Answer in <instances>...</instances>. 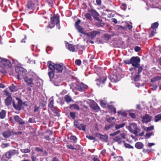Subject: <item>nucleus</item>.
I'll return each mask as SVG.
<instances>
[{
  "label": "nucleus",
  "instance_id": "obj_1",
  "mask_svg": "<svg viewBox=\"0 0 161 161\" xmlns=\"http://www.w3.org/2000/svg\"><path fill=\"white\" fill-rule=\"evenodd\" d=\"M49 68L48 75L50 80L53 79L55 73L62 72L64 67L58 64H54L51 61H48L47 63Z\"/></svg>",
  "mask_w": 161,
  "mask_h": 161
},
{
  "label": "nucleus",
  "instance_id": "obj_2",
  "mask_svg": "<svg viewBox=\"0 0 161 161\" xmlns=\"http://www.w3.org/2000/svg\"><path fill=\"white\" fill-rule=\"evenodd\" d=\"M130 61L131 64L134 67L131 68L129 69L131 72V74L133 75L134 72L136 71L137 69L138 73H140L142 71L143 68L140 65V58L138 57H132L130 58Z\"/></svg>",
  "mask_w": 161,
  "mask_h": 161
},
{
  "label": "nucleus",
  "instance_id": "obj_3",
  "mask_svg": "<svg viewBox=\"0 0 161 161\" xmlns=\"http://www.w3.org/2000/svg\"><path fill=\"white\" fill-rule=\"evenodd\" d=\"M15 71L17 73V78L19 80H21L25 76L26 73V69L19 66H17L15 67Z\"/></svg>",
  "mask_w": 161,
  "mask_h": 161
},
{
  "label": "nucleus",
  "instance_id": "obj_4",
  "mask_svg": "<svg viewBox=\"0 0 161 161\" xmlns=\"http://www.w3.org/2000/svg\"><path fill=\"white\" fill-rule=\"evenodd\" d=\"M126 127L130 132L135 135L137 133L138 130H139L136 124L134 123L130 124V125L127 126Z\"/></svg>",
  "mask_w": 161,
  "mask_h": 161
},
{
  "label": "nucleus",
  "instance_id": "obj_5",
  "mask_svg": "<svg viewBox=\"0 0 161 161\" xmlns=\"http://www.w3.org/2000/svg\"><path fill=\"white\" fill-rule=\"evenodd\" d=\"M59 22V18L55 15L51 18L50 24H49L48 27L51 28H52L55 26V24H58Z\"/></svg>",
  "mask_w": 161,
  "mask_h": 161
},
{
  "label": "nucleus",
  "instance_id": "obj_6",
  "mask_svg": "<svg viewBox=\"0 0 161 161\" xmlns=\"http://www.w3.org/2000/svg\"><path fill=\"white\" fill-rule=\"evenodd\" d=\"M34 79L33 76L32 77L31 74L27 75L24 79L25 82L31 87H34V86L32 85Z\"/></svg>",
  "mask_w": 161,
  "mask_h": 161
},
{
  "label": "nucleus",
  "instance_id": "obj_7",
  "mask_svg": "<svg viewBox=\"0 0 161 161\" xmlns=\"http://www.w3.org/2000/svg\"><path fill=\"white\" fill-rule=\"evenodd\" d=\"M18 100V104L16 105L15 103L14 100L13 101V105L14 107L18 110H20L21 109V107L22 105V101L21 99L17 98Z\"/></svg>",
  "mask_w": 161,
  "mask_h": 161
},
{
  "label": "nucleus",
  "instance_id": "obj_8",
  "mask_svg": "<svg viewBox=\"0 0 161 161\" xmlns=\"http://www.w3.org/2000/svg\"><path fill=\"white\" fill-rule=\"evenodd\" d=\"M18 153V151L16 150H11L9 151L6 154V156L8 159L11 158L12 156Z\"/></svg>",
  "mask_w": 161,
  "mask_h": 161
},
{
  "label": "nucleus",
  "instance_id": "obj_9",
  "mask_svg": "<svg viewBox=\"0 0 161 161\" xmlns=\"http://www.w3.org/2000/svg\"><path fill=\"white\" fill-rule=\"evenodd\" d=\"M80 21V20L78 19L76 22L75 24V26L79 32L83 34L84 33L83 29L79 25Z\"/></svg>",
  "mask_w": 161,
  "mask_h": 161
},
{
  "label": "nucleus",
  "instance_id": "obj_10",
  "mask_svg": "<svg viewBox=\"0 0 161 161\" xmlns=\"http://www.w3.org/2000/svg\"><path fill=\"white\" fill-rule=\"evenodd\" d=\"M77 88L80 91H84L87 89V86L81 83L77 86Z\"/></svg>",
  "mask_w": 161,
  "mask_h": 161
},
{
  "label": "nucleus",
  "instance_id": "obj_11",
  "mask_svg": "<svg viewBox=\"0 0 161 161\" xmlns=\"http://www.w3.org/2000/svg\"><path fill=\"white\" fill-rule=\"evenodd\" d=\"M109 78L110 81L112 82H116L119 80L118 75L116 74H113L111 75L110 76Z\"/></svg>",
  "mask_w": 161,
  "mask_h": 161
},
{
  "label": "nucleus",
  "instance_id": "obj_12",
  "mask_svg": "<svg viewBox=\"0 0 161 161\" xmlns=\"http://www.w3.org/2000/svg\"><path fill=\"white\" fill-rule=\"evenodd\" d=\"M152 119V117L148 114H145L142 118V122L143 123H146L150 122Z\"/></svg>",
  "mask_w": 161,
  "mask_h": 161
},
{
  "label": "nucleus",
  "instance_id": "obj_13",
  "mask_svg": "<svg viewBox=\"0 0 161 161\" xmlns=\"http://www.w3.org/2000/svg\"><path fill=\"white\" fill-rule=\"evenodd\" d=\"M14 119L15 121L19 123L20 125H22L25 124V121L23 120L22 119L20 118L18 115H15L14 116Z\"/></svg>",
  "mask_w": 161,
  "mask_h": 161
},
{
  "label": "nucleus",
  "instance_id": "obj_14",
  "mask_svg": "<svg viewBox=\"0 0 161 161\" xmlns=\"http://www.w3.org/2000/svg\"><path fill=\"white\" fill-rule=\"evenodd\" d=\"M11 65V64L10 61L5 58V60H4V62L3 64L2 68H8L10 67Z\"/></svg>",
  "mask_w": 161,
  "mask_h": 161
},
{
  "label": "nucleus",
  "instance_id": "obj_15",
  "mask_svg": "<svg viewBox=\"0 0 161 161\" xmlns=\"http://www.w3.org/2000/svg\"><path fill=\"white\" fill-rule=\"evenodd\" d=\"M132 75L135 81H138L139 80L140 76L139 74L138 73L137 69L136 71H134L133 74H132Z\"/></svg>",
  "mask_w": 161,
  "mask_h": 161
},
{
  "label": "nucleus",
  "instance_id": "obj_16",
  "mask_svg": "<svg viewBox=\"0 0 161 161\" xmlns=\"http://www.w3.org/2000/svg\"><path fill=\"white\" fill-rule=\"evenodd\" d=\"M97 136L101 140L104 142H106L108 139V136L106 135H103L100 134H98Z\"/></svg>",
  "mask_w": 161,
  "mask_h": 161
},
{
  "label": "nucleus",
  "instance_id": "obj_17",
  "mask_svg": "<svg viewBox=\"0 0 161 161\" xmlns=\"http://www.w3.org/2000/svg\"><path fill=\"white\" fill-rule=\"evenodd\" d=\"M12 98L10 96H8L5 100V103L6 105L8 106L10 105L11 103H13Z\"/></svg>",
  "mask_w": 161,
  "mask_h": 161
},
{
  "label": "nucleus",
  "instance_id": "obj_18",
  "mask_svg": "<svg viewBox=\"0 0 161 161\" xmlns=\"http://www.w3.org/2000/svg\"><path fill=\"white\" fill-rule=\"evenodd\" d=\"M99 33V31H95L89 33L88 35L91 38H93L95 37Z\"/></svg>",
  "mask_w": 161,
  "mask_h": 161
},
{
  "label": "nucleus",
  "instance_id": "obj_19",
  "mask_svg": "<svg viewBox=\"0 0 161 161\" xmlns=\"http://www.w3.org/2000/svg\"><path fill=\"white\" fill-rule=\"evenodd\" d=\"M41 80L39 79H34L32 85L34 86V87L35 86H39L41 85L40 83Z\"/></svg>",
  "mask_w": 161,
  "mask_h": 161
},
{
  "label": "nucleus",
  "instance_id": "obj_20",
  "mask_svg": "<svg viewBox=\"0 0 161 161\" xmlns=\"http://www.w3.org/2000/svg\"><path fill=\"white\" fill-rule=\"evenodd\" d=\"M91 108L95 110L96 112H98L100 110L99 106L97 105V103L95 102L92 104Z\"/></svg>",
  "mask_w": 161,
  "mask_h": 161
},
{
  "label": "nucleus",
  "instance_id": "obj_21",
  "mask_svg": "<svg viewBox=\"0 0 161 161\" xmlns=\"http://www.w3.org/2000/svg\"><path fill=\"white\" fill-rule=\"evenodd\" d=\"M89 12L94 18L97 16H99V14L95 10L91 9L89 10Z\"/></svg>",
  "mask_w": 161,
  "mask_h": 161
},
{
  "label": "nucleus",
  "instance_id": "obj_22",
  "mask_svg": "<svg viewBox=\"0 0 161 161\" xmlns=\"http://www.w3.org/2000/svg\"><path fill=\"white\" fill-rule=\"evenodd\" d=\"M53 99H50V102L49 103L48 106L51 108L53 112H55L56 109L54 107L53 105Z\"/></svg>",
  "mask_w": 161,
  "mask_h": 161
},
{
  "label": "nucleus",
  "instance_id": "obj_23",
  "mask_svg": "<svg viewBox=\"0 0 161 161\" xmlns=\"http://www.w3.org/2000/svg\"><path fill=\"white\" fill-rule=\"evenodd\" d=\"M66 47L70 51L74 52L75 51V48L72 45L68 43L66 44Z\"/></svg>",
  "mask_w": 161,
  "mask_h": 161
},
{
  "label": "nucleus",
  "instance_id": "obj_24",
  "mask_svg": "<svg viewBox=\"0 0 161 161\" xmlns=\"http://www.w3.org/2000/svg\"><path fill=\"white\" fill-rule=\"evenodd\" d=\"M107 120L109 123H110L111 124L113 125L116 121V119L114 117H111L108 118L107 119Z\"/></svg>",
  "mask_w": 161,
  "mask_h": 161
},
{
  "label": "nucleus",
  "instance_id": "obj_25",
  "mask_svg": "<svg viewBox=\"0 0 161 161\" xmlns=\"http://www.w3.org/2000/svg\"><path fill=\"white\" fill-rule=\"evenodd\" d=\"M3 136L5 138H7L10 136L11 135V132L9 130H7L4 132L3 133Z\"/></svg>",
  "mask_w": 161,
  "mask_h": 161
},
{
  "label": "nucleus",
  "instance_id": "obj_26",
  "mask_svg": "<svg viewBox=\"0 0 161 161\" xmlns=\"http://www.w3.org/2000/svg\"><path fill=\"white\" fill-rule=\"evenodd\" d=\"M125 125V124L124 123H123L120 124H115V128L116 130L119 129L120 128L123 127Z\"/></svg>",
  "mask_w": 161,
  "mask_h": 161
},
{
  "label": "nucleus",
  "instance_id": "obj_27",
  "mask_svg": "<svg viewBox=\"0 0 161 161\" xmlns=\"http://www.w3.org/2000/svg\"><path fill=\"white\" fill-rule=\"evenodd\" d=\"M135 147L138 149H141L143 147V144L141 142H137L135 145Z\"/></svg>",
  "mask_w": 161,
  "mask_h": 161
},
{
  "label": "nucleus",
  "instance_id": "obj_28",
  "mask_svg": "<svg viewBox=\"0 0 161 161\" xmlns=\"http://www.w3.org/2000/svg\"><path fill=\"white\" fill-rule=\"evenodd\" d=\"M114 140L115 142H117L119 144H121L123 142L121 138L119 136H116L114 138Z\"/></svg>",
  "mask_w": 161,
  "mask_h": 161
},
{
  "label": "nucleus",
  "instance_id": "obj_29",
  "mask_svg": "<svg viewBox=\"0 0 161 161\" xmlns=\"http://www.w3.org/2000/svg\"><path fill=\"white\" fill-rule=\"evenodd\" d=\"M9 89L11 92H15L18 90L17 87L13 84L9 86Z\"/></svg>",
  "mask_w": 161,
  "mask_h": 161
},
{
  "label": "nucleus",
  "instance_id": "obj_30",
  "mask_svg": "<svg viewBox=\"0 0 161 161\" xmlns=\"http://www.w3.org/2000/svg\"><path fill=\"white\" fill-rule=\"evenodd\" d=\"M6 112L5 110H2L0 112V118L2 119L4 118L6 116Z\"/></svg>",
  "mask_w": 161,
  "mask_h": 161
},
{
  "label": "nucleus",
  "instance_id": "obj_31",
  "mask_svg": "<svg viewBox=\"0 0 161 161\" xmlns=\"http://www.w3.org/2000/svg\"><path fill=\"white\" fill-rule=\"evenodd\" d=\"M64 100L67 103L70 102L72 100L71 97L68 95H66L65 96Z\"/></svg>",
  "mask_w": 161,
  "mask_h": 161
},
{
  "label": "nucleus",
  "instance_id": "obj_32",
  "mask_svg": "<svg viewBox=\"0 0 161 161\" xmlns=\"http://www.w3.org/2000/svg\"><path fill=\"white\" fill-rule=\"evenodd\" d=\"M161 79V77L159 76H155L151 80V82H154L155 81H158Z\"/></svg>",
  "mask_w": 161,
  "mask_h": 161
},
{
  "label": "nucleus",
  "instance_id": "obj_33",
  "mask_svg": "<svg viewBox=\"0 0 161 161\" xmlns=\"http://www.w3.org/2000/svg\"><path fill=\"white\" fill-rule=\"evenodd\" d=\"M100 105L103 108H105L109 106L107 102L104 100H102L100 102Z\"/></svg>",
  "mask_w": 161,
  "mask_h": 161
},
{
  "label": "nucleus",
  "instance_id": "obj_34",
  "mask_svg": "<svg viewBox=\"0 0 161 161\" xmlns=\"http://www.w3.org/2000/svg\"><path fill=\"white\" fill-rule=\"evenodd\" d=\"M161 120V114H159L155 116L154 121L157 122Z\"/></svg>",
  "mask_w": 161,
  "mask_h": 161
},
{
  "label": "nucleus",
  "instance_id": "obj_35",
  "mask_svg": "<svg viewBox=\"0 0 161 161\" xmlns=\"http://www.w3.org/2000/svg\"><path fill=\"white\" fill-rule=\"evenodd\" d=\"M70 108L73 109H75L77 110H79L80 109L79 106L76 104H74L71 105L70 107Z\"/></svg>",
  "mask_w": 161,
  "mask_h": 161
},
{
  "label": "nucleus",
  "instance_id": "obj_36",
  "mask_svg": "<svg viewBox=\"0 0 161 161\" xmlns=\"http://www.w3.org/2000/svg\"><path fill=\"white\" fill-rule=\"evenodd\" d=\"M143 128L144 130H145L146 131H149L153 130V129L154 126L152 125L149 127H143Z\"/></svg>",
  "mask_w": 161,
  "mask_h": 161
},
{
  "label": "nucleus",
  "instance_id": "obj_37",
  "mask_svg": "<svg viewBox=\"0 0 161 161\" xmlns=\"http://www.w3.org/2000/svg\"><path fill=\"white\" fill-rule=\"evenodd\" d=\"M20 151L24 153H29L31 152V150L30 148L21 149H20Z\"/></svg>",
  "mask_w": 161,
  "mask_h": 161
},
{
  "label": "nucleus",
  "instance_id": "obj_38",
  "mask_svg": "<svg viewBox=\"0 0 161 161\" xmlns=\"http://www.w3.org/2000/svg\"><path fill=\"white\" fill-rule=\"evenodd\" d=\"M113 125L112 124H108L105 125L104 127L105 130L107 131H109V130L112 127Z\"/></svg>",
  "mask_w": 161,
  "mask_h": 161
},
{
  "label": "nucleus",
  "instance_id": "obj_39",
  "mask_svg": "<svg viewBox=\"0 0 161 161\" xmlns=\"http://www.w3.org/2000/svg\"><path fill=\"white\" fill-rule=\"evenodd\" d=\"M109 108L111 110V112H114V114H115L116 112V109L113 106L110 105L108 106Z\"/></svg>",
  "mask_w": 161,
  "mask_h": 161
},
{
  "label": "nucleus",
  "instance_id": "obj_40",
  "mask_svg": "<svg viewBox=\"0 0 161 161\" xmlns=\"http://www.w3.org/2000/svg\"><path fill=\"white\" fill-rule=\"evenodd\" d=\"M158 24L157 22H155L152 24L151 25V29H155L157 28L158 26Z\"/></svg>",
  "mask_w": 161,
  "mask_h": 161
},
{
  "label": "nucleus",
  "instance_id": "obj_41",
  "mask_svg": "<svg viewBox=\"0 0 161 161\" xmlns=\"http://www.w3.org/2000/svg\"><path fill=\"white\" fill-rule=\"evenodd\" d=\"M74 126L75 127L78 128L79 130H81V128L79 122L77 121H75L74 122Z\"/></svg>",
  "mask_w": 161,
  "mask_h": 161
},
{
  "label": "nucleus",
  "instance_id": "obj_42",
  "mask_svg": "<svg viewBox=\"0 0 161 161\" xmlns=\"http://www.w3.org/2000/svg\"><path fill=\"white\" fill-rule=\"evenodd\" d=\"M150 31L151 32L150 33V37L153 36L156 33V30L155 29H151V28H150Z\"/></svg>",
  "mask_w": 161,
  "mask_h": 161
},
{
  "label": "nucleus",
  "instance_id": "obj_43",
  "mask_svg": "<svg viewBox=\"0 0 161 161\" xmlns=\"http://www.w3.org/2000/svg\"><path fill=\"white\" fill-rule=\"evenodd\" d=\"M154 133L153 132H148L145 135V137L146 139L150 137L151 136H153Z\"/></svg>",
  "mask_w": 161,
  "mask_h": 161
},
{
  "label": "nucleus",
  "instance_id": "obj_44",
  "mask_svg": "<svg viewBox=\"0 0 161 161\" xmlns=\"http://www.w3.org/2000/svg\"><path fill=\"white\" fill-rule=\"evenodd\" d=\"M70 139L71 141H72L76 143L77 141V137L74 136H71L70 137Z\"/></svg>",
  "mask_w": 161,
  "mask_h": 161
},
{
  "label": "nucleus",
  "instance_id": "obj_45",
  "mask_svg": "<svg viewBox=\"0 0 161 161\" xmlns=\"http://www.w3.org/2000/svg\"><path fill=\"white\" fill-rule=\"evenodd\" d=\"M4 60H5V58L0 57V67H2Z\"/></svg>",
  "mask_w": 161,
  "mask_h": 161
},
{
  "label": "nucleus",
  "instance_id": "obj_46",
  "mask_svg": "<svg viewBox=\"0 0 161 161\" xmlns=\"http://www.w3.org/2000/svg\"><path fill=\"white\" fill-rule=\"evenodd\" d=\"M97 25L99 27H103L105 25V24L102 21L97 23Z\"/></svg>",
  "mask_w": 161,
  "mask_h": 161
},
{
  "label": "nucleus",
  "instance_id": "obj_47",
  "mask_svg": "<svg viewBox=\"0 0 161 161\" xmlns=\"http://www.w3.org/2000/svg\"><path fill=\"white\" fill-rule=\"evenodd\" d=\"M85 17L87 19H88L92 20V18L90 14L88 13H87L85 15Z\"/></svg>",
  "mask_w": 161,
  "mask_h": 161
},
{
  "label": "nucleus",
  "instance_id": "obj_48",
  "mask_svg": "<svg viewBox=\"0 0 161 161\" xmlns=\"http://www.w3.org/2000/svg\"><path fill=\"white\" fill-rule=\"evenodd\" d=\"M86 125L83 124H81L80 127L81 128V130L85 131L86 130Z\"/></svg>",
  "mask_w": 161,
  "mask_h": 161
},
{
  "label": "nucleus",
  "instance_id": "obj_49",
  "mask_svg": "<svg viewBox=\"0 0 161 161\" xmlns=\"http://www.w3.org/2000/svg\"><path fill=\"white\" fill-rule=\"evenodd\" d=\"M70 117L73 119L75 118V113L71 112L70 113Z\"/></svg>",
  "mask_w": 161,
  "mask_h": 161
},
{
  "label": "nucleus",
  "instance_id": "obj_50",
  "mask_svg": "<svg viewBox=\"0 0 161 161\" xmlns=\"http://www.w3.org/2000/svg\"><path fill=\"white\" fill-rule=\"evenodd\" d=\"M29 121L31 123H35L36 122L35 118H30L29 119Z\"/></svg>",
  "mask_w": 161,
  "mask_h": 161
},
{
  "label": "nucleus",
  "instance_id": "obj_51",
  "mask_svg": "<svg viewBox=\"0 0 161 161\" xmlns=\"http://www.w3.org/2000/svg\"><path fill=\"white\" fill-rule=\"evenodd\" d=\"M106 153V150L105 149H103L101 152L100 153V156L102 155L103 156H104Z\"/></svg>",
  "mask_w": 161,
  "mask_h": 161
},
{
  "label": "nucleus",
  "instance_id": "obj_52",
  "mask_svg": "<svg viewBox=\"0 0 161 161\" xmlns=\"http://www.w3.org/2000/svg\"><path fill=\"white\" fill-rule=\"evenodd\" d=\"M130 59H129L125 60L124 61V63L126 64H131Z\"/></svg>",
  "mask_w": 161,
  "mask_h": 161
},
{
  "label": "nucleus",
  "instance_id": "obj_53",
  "mask_svg": "<svg viewBox=\"0 0 161 161\" xmlns=\"http://www.w3.org/2000/svg\"><path fill=\"white\" fill-rule=\"evenodd\" d=\"M125 146L127 148H133V146H131L129 144L125 143Z\"/></svg>",
  "mask_w": 161,
  "mask_h": 161
},
{
  "label": "nucleus",
  "instance_id": "obj_54",
  "mask_svg": "<svg viewBox=\"0 0 161 161\" xmlns=\"http://www.w3.org/2000/svg\"><path fill=\"white\" fill-rule=\"evenodd\" d=\"M67 147L68 148L72 150H75L76 149V148L73 147V146L71 145H67Z\"/></svg>",
  "mask_w": 161,
  "mask_h": 161
},
{
  "label": "nucleus",
  "instance_id": "obj_55",
  "mask_svg": "<svg viewBox=\"0 0 161 161\" xmlns=\"http://www.w3.org/2000/svg\"><path fill=\"white\" fill-rule=\"evenodd\" d=\"M75 64L78 65H80L81 64V61L80 60H77L75 62Z\"/></svg>",
  "mask_w": 161,
  "mask_h": 161
},
{
  "label": "nucleus",
  "instance_id": "obj_56",
  "mask_svg": "<svg viewBox=\"0 0 161 161\" xmlns=\"http://www.w3.org/2000/svg\"><path fill=\"white\" fill-rule=\"evenodd\" d=\"M92 159L93 161H100L99 159L97 158V156H96L92 158Z\"/></svg>",
  "mask_w": 161,
  "mask_h": 161
},
{
  "label": "nucleus",
  "instance_id": "obj_57",
  "mask_svg": "<svg viewBox=\"0 0 161 161\" xmlns=\"http://www.w3.org/2000/svg\"><path fill=\"white\" fill-rule=\"evenodd\" d=\"M141 49V48L138 46H136L135 47L134 50L136 52H138L140 51Z\"/></svg>",
  "mask_w": 161,
  "mask_h": 161
},
{
  "label": "nucleus",
  "instance_id": "obj_58",
  "mask_svg": "<svg viewBox=\"0 0 161 161\" xmlns=\"http://www.w3.org/2000/svg\"><path fill=\"white\" fill-rule=\"evenodd\" d=\"M31 159L32 161H38V159L34 156H32L31 157Z\"/></svg>",
  "mask_w": 161,
  "mask_h": 161
},
{
  "label": "nucleus",
  "instance_id": "obj_59",
  "mask_svg": "<svg viewBox=\"0 0 161 161\" xmlns=\"http://www.w3.org/2000/svg\"><path fill=\"white\" fill-rule=\"evenodd\" d=\"M129 115L132 118H135V115L134 114L130 113L129 114Z\"/></svg>",
  "mask_w": 161,
  "mask_h": 161
},
{
  "label": "nucleus",
  "instance_id": "obj_60",
  "mask_svg": "<svg viewBox=\"0 0 161 161\" xmlns=\"http://www.w3.org/2000/svg\"><path fill=\"white\" fill-rule=\"evenodd\" d=\"M116 158L118 160V161H123L122 157L121 156L117 157Z\"/></svg>",
  "mask_w": 161,
  "mask_h": 161
},
{
  "label": "nucleus",
  "instance_id": "obj_61",
  "mask_svg": "<svg viewBox=\"0 0 161 161\" xmlns=\"http://www.w3.org/2000/svg\"><path fill=\"white\" fill-rule=\"evenodd\" d=\"M86 137L87 138L89 139L90 140H92L95 139L94 137L91 136H87Z\"/></svg>",
  "mask_w": 161,
  "mask_h": 161
},
{
  "label": "nucleus",
  "instance_id": "obj_62",
  "mask_svg": "<svg viewBox=\"0 0 161 161\" xmlns=\"http://www.w3.org/2000/svg\"><path fill=\"white\" fill-rule=\"evenodd\" d=\"M8 145H9L7 143H6V144H2L1 145V147H2L4 148L5 147H7L8 146Z\"/></svg>",
  "mask_w": 161,
  "mask_h": 161
},
{
  "label": "nucleus",
  "instance_id": "obj_63",
  "mask_svg": "<svg viewBox=\"0 0 161 161\" xmlns=\"http://www.w3.org/2000/svg\"><path fill=\"white\" fill-rule=\"evenodd\" d=\"M151 151H152L151 150H149V149L145 150V149H144L143 151V152L144 153H148L151 152Z\"/></svg>",
  "mask_w": 161,
  "mask_h": 161
},
{
  "label": "nucleus",
  "instance_id": "obj_64",
  "mask_svg": "<svg viewBox=\"0 0 161 161\" xmlns=\"http://www.w3.org/2000/svg\"><path fill=\"white\" fill-rule=\"evenodd\" d=\"M155 145V144L153 143H148L147 144V146L149 147H151Z\"/></svg>",
  "mask_w": 161,
  "mask_h": 161
}]
</instances>
